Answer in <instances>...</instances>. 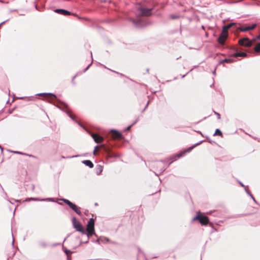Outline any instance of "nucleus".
<instances>
[{"mask_svg": "<svg viewBox=\"0 0 260 260\" xmlns=\"http://www.w3.org/2000/svg\"><path fill=\"white\" fill-rule=\"evenodd\" d=\"M86 231L88 238L95 235L94 232V219L93 218H91L89 220L86 226Z\"/></svg>", "mask_w": 260, "mask_h": 260, "instance_id": "nucleus-1", "label": "nucleus"}, {"mask_svg": "<svg viewBox=\"0 0 260 260\" xmlns=\"http://www.w3.org/2000/svg\"><path fill=\"white\" fill-rule=\"evenodd\" d=\"M228 34L225 32H222L220 35L218 39V42L221 45H223L224 44V42L227 38Z\"/></svg>", "mask_w": 260, "mask_h": 260, "instance_id": "nucleus-7", "label": "nucleus"}, {"mask_svg": "<svg viewBox=\"0 0 260 260\" xmlns=\"http://www.w3.org/2000/svg\"><path fill=\"white\" fill-rule=\"evenodd\" d=\"M247 54L245 52H237L234 54V56L236 57H245Z\"/></svg>", "mask_w": 260, "mask_h": 260, "instance_id": "nucleus-13", "label": "nucleus"}, {"mask_svg": "<svg viewBox=\"0 0 260 260\" xmlns=\"http://www.w3.org/2000/svg\"><path fill=\"white\" fill-rule=\"evenodd\" d=\"M101 147H104V144H102V145H101Z\"/></svg>", "mask_w": 260, "mask_h": 260, "instance_id": "nucleus-33", "label": "nucleus"}, {"mask_svg": "<svg viewBox=\"0 0 260 260\" xmlns=\"http://www.w3.org/2000/svg\"><path fill=\"white\" fill-rule=\"evenodd\" d=\"M93 154L94 155H96V151H94V150H93Z\"/></svg>", "mask_w": 260, "mask_h": 260, "instance_id": "nucleus-28", "label": "nucleus"}, {"mask_svg": "<svg viewBox=\"0 0 260 260\" xmlns=\"http://www.w3.org/2000/svg\"><path fill=\"white\" fill-rule=\"evenodd\" d=\"M250 197L253 199V200H254V199L252 194H250Z\"/></svg>", "mask_w": 260, "mask_h": 260, "instance_id": "nucleus-30", "label": "nucleus"}, {"mask_svg": "<svg viewBox=\"0 0 260 260\" xmlns=\"http://www.w3.org/2000/svg\"><path fill=\"white\" fill-rule=\"evenodd\" d=\"M65 252H66V254L67 255H68L69 253H70V251L69 250H67V249L66 250Z\"/></svg>", "mask_w": 260, "mask_h": 260, "instance_id": "nucleus-27", "label": "nucleus"}, {"mask_svg": "<svg viewBox=\"0 0 260 260\" xmlns=\"http://www.w3.org/2000/svg\"><path fill=\"white\" fill-rule=\"evenodd\" d=\"M112 132L113 133V137L114 138L116 139V138H121V134L119 132H117L116 131H114V130H112Z\"/></svg>", "mask_w": 260, "mask_h": 260, "instance_id": "nucleus-11", "label": "nucleus"}, {"mask_svg": "<svg viewBox=\"0 0 260 260\" xmlns=\"http://www.w3.org/2000/svg\"><path fill=\"white\" fill-rule=\"evenodd\" d=\"M152 9L145 8L141 7L138 8V11L140 16H148L151 15Z\"/></svg>", "mask_w": 260, "mask_h": 260, "instance_id": "nucleus-5", "label": "nucleus"}, {"mask_svg": "<svg viewBox=\"0 0 260 260\" xmlns=\"http://www.w3.org/2000/svg\"><path fill=\"white\" fill-rule=\"evenodd\" d=\"M98 149H99V146L97 145L94 147V151H97L98 150Z\"/></svg>", "mask_w": 260, "mask_h": 260, "instance_id": "nucleus-24", "label": "nucleus"}, {"mask_svg": "<svg viewBox=\"0 0 260 260\" xmlns=\"http://www.w3.org/2000/svg\"><path fill=\"white\" fill-rule=\"evenodd\" d=\"M171 18H172V19H176V18H178V17L177 16L171 15Z\"/></svg>", "mask_w": 260, "mask_h": 260, "instance_id": "nucleus-23", "label": "nucleus"}, {"mask_svg": "<svg viewBox=\"0 0 260 260\" xmlns=\"http://www.w3.org/2000/svg\"><path fill=\"white\" fill-rule=\"evenodd\" d=\"M214 135H218V136H221L222 133L219 129H216L215 131V132L214 134Z\"/></svg>", "mask_w": 260, "mask_h": 260, "instance_id": "nucleus-18", "label": "nucleus"}, {"mask_svg": "<svg viewBox=\"0 0 260 260\" xmlns=\"http://www.w3.org/2000/svg\"><path fill=\"white\" fill-rule=\"evenodd\" d=\"M229 29V28L227 27V25L223 26V28H222V32H225V33L228 34V30Z\"/></svg>", "mask_w": 260, "mask_h": 260, "instance_id": "nucleus-19", "label": "nucleus"}, {"mask_svg": "<svg viewBox=\"0 0 260 260\" xmlns=\"http://www.w3.org/2000/svg\"><path fill=\"white\" fill-rule=\"evenodd\" d=\"M240 184L241 186H244V185L242 183H240Z\"/></svg>", "mask_w": 260, "mask_h": 260, "instance_id": "nucleus-32", "label": "nucleus"}, {"mask_svg": "<svg viewBox=\"0 0 260 260\" xmlns=\"http://www.w3.org/2000/svg\"><path fill=\"white\" fill-rule=\"evenodd\" d=\"M241 31H242V32H245V31H248L249 30V28L248 26H246V27H240L238 28Z\"/></svg>", "mask_w": 260, "mask_h": 260, "instance_id": "nucleus-16", "label": "nucleus"}, {"mask_svg": "<svg viewBox=\"0 0 260 260\" xmlns=\"http://www.w3.org/2000/svg\"><path fill=\"white\" fill-rule=\"evenodd\" d=\"M135 24H136V26H140V25H139V24H138V23H137Z\"/></svg>", "mask_w": 260, "mask_h": 260, "instance_id": "nucleus-31", "label": "nucleus"}, {"mask_svg": "<svg viewBox=\"0 0 260 260\" xmlns=\"http://www.w3.org/2000/svg\"><path fill=\"white\" fill-rule=\"evenodd\" d=\"M234 24V23H230V24H229L227 25V27L230 28H231V27H232Z\"/></svg>", "mask_w": 260, "mask_h": 260, "instance_id": "nucleus-22", "label": "nucleus"}, {"mask_svg": "<svg viewBox=\"0 0 260 260\" xmlns=\"http://www.w3.org/2000/svg\"><path fill=\"white\" fill-rule=\"evenodd\" d=\"M256 39L260 40V36H257V37H256V39H254L253 40V41H253H253H254Z\"/></svg>", "mask_w": 260, "mask_h": 260, "instance_id": "nucleus-26", "label": "nucleus"}, {"mask_svg": "<svg viewBox=\"0 0 260 260\" xmlns=\"http://www.w3.org/2000/svg\"><path fill=\"white\" fill-rule=\"evenodd\" d=\"M198 144H196V145H197ZM195 145L194 146H191L190 147H189L186 151H184L181 153H180L179 154H178V157H180L181 156H182L185 152H189L190 151H191L194 147Z\"/></svg>", "mask_w": 260, "mask_h": 260, "instance_id": "nucleus-14", "label": "nucleus"}, {"mask_svg": "<svg viewBox=\"0 0 260 260\" xmlns=\"http://www.w3.org/2000/svg\"><path fill=\"white\" fill-rule=\"evenodd\" d=\"M215 114L217 116V117H218V119L220 118V114L219 113L215 112Z\"/></svg>", "mask_w": 260, "mask_h": 260, "instance_id": "nucleus-25", "label": "nucleus"}, {"mask_svg": "<svg viewBox=\"0 0 260 260\" xmlns=\"http://www.w3.org/2000/svg\"><path fill=\"white\" fill-rule=\"evenodd\" d=\"M199 220L200 222L203 225H207L209 222V219L207 216H202L200 212L197 213L196 216L193 218V220Z\"/></svg>", "mask_w": 260, "mask_h": 260, "instance_id": "nucleus-3", "label": "nucleus"}, {"mask_svg": "<svg viewBox=\"0 0 260 260\" xmlns=\"http://www.w3.org/2000/svg\"><path fill=\"white\" fill-rule=\"evenodd\" d=\"M234 61V59H232V58H228V59H223L221 61V63H224V62H226V63H232Z\"/></svg>", "mask_w": 260, "mask_h": 260, "instance_id": "nucleus-15", "label": "nucleus"}, {"mask_svg": "<svg viewBox=\"0 0 260 260\" xmlns=\"http://www.w3.org/2000/svg\"><path fill=\"white\" fill-rule=\"evenodd\" d=\"M15 153H19V152H15Z\"/></svg>", "mask_w": 260, "mask_h": 260, "instance_id": "nucleus-35", "label": "nucleus"}, {"mask_svg": "<svg viewBox=\"0 0 260 260\" xmlns=\"http://www.w3.org/2000/svg\"><path fill=\"white\" fill-rule=\"evenodd\" d=\"M131 126H128L127 128V129L129 130L131 128Z\"/></svg>", "mask_w": 260, "mask_h": 260, "instance_id": "nucleus-29", "label": "nucleus"}, {"mask_svg": "<svg viewBox=\"0 0 260 260\" xmlns=\"http://www.w3.org/2000/svg\"><path fill=\"white\" fill-rule=\"evenodd\" d=\"M91 137L93 139L94 141L97 143L101 142L104 140V139L102 137L96 134H92L91 135Z\"/></svg>", "mask_w": 260, "mask_h": 260, "instance_id": "nucleus-9", "label": "nucleus"}, {"mask_svg": "<svg viewBox=\"0 0 260 260\" xmlns=\"http://www.w3.org/2000/svg\"><path fill=\"white\" fill-rule=\"evenodd\" d=\"M72 222L74 228L78 232H81L83 234H85V232L83 229V226L81 224L76 220L75 217L72 219Z\"/></svg>", "mask_w": 260, "mask_h": 260, "instance_id": "nucleus-4", "label": "nucleus"}, {"mask_svg": "<svg viewBox=\"0 0 260 260\" xmlns=\"http://www.w3.org/2000/svg\"><path fill=\"white\" fill-rule=\"evenodd\" d=\"M253 41L249 40L247 38H245L239 40V43L241 46L250 47L252 44Z\"/></svg>", "mask_w": 260, "mask_h": 260, "instance_id": "nucleus-6", "label": "nucleus"}, {"mask_svg": "<svg viewBox=\"0 0 260 260\" xmlns=\"http://www.w3.org/2000/svg\"><path fill=\"white\" fill-rule=\"evenodd\" d=\"M70 117H71V118H72V119L73 118L72 117V116H71V115H70Z\"/></svg>", "mask_w": 260, "mask_h": 260, "instance_id": "nucleus-34", "label": "nucleus"}, {"mask_svg": "<svg viewBox=\"0 0 260 260\" xmlns=\"http://www.w3.org/2000/svg\"><path fill=\"white\" fill-rule=\"evenodd\" d=\"M54 12L55 13H57L58 14L64 15V16H67L71 15V13L67 10H64V9H55L54 10Z\"/></svg>", "mask_w": 260, "mask_h": 260, "instance_id": "nucleus-8", "label": "nucleus"}, {"mask_svg": "<svg viewBox=\"0 0 260 260\" xmlns=\"http://www.w3.org/2000/svg\"><path fill=\"white\" fill-rule=\"evenodd\" d=\"M256 26V24H253L252 25L248 26V27L249 28V30H251V29L255 28Z\"/></svg>", "mask_w": 260, "mask_h": 260, "instance_id": "nucleus-20", "label": "nucleus"}, {"mask_svg": "<svg viewBox=\"0 0 260 260\" xmlns=\"http://www.w3.org/2000/svg\"><path fill=\"white\" fill-rule=\"evenodd\" d=\"M65 203L69 206V207L74 210L77 214L80 215L81 214V212L80 211V208L78 207L75 204H73L69 200L67 199H61Z\"/></svg>", "mask_w": 260, "mask_h": 260, "instance_id": "nucleus-2", "label": "nucleus"}, {"mask_svg": "<svg viewBox=\"0 0 260 260\" xmlns=\"http://www.w3.org/2000/svg\"><path fill=\"white\" fill-rule=\"evenodd\" d=\"M82 163L86 166L89 167L90 168H92L93 167V163L89 160H85L82 161Z\"/></svg>", "mask_w": 260, "mask_h": 260, "instance_id": "nucleus-10", "label": "nucleus"}, {"mask_svg": "<svg viewBox=\"0 0 260 260\" xmlns=\"http://www.w3.org/2000/svg\"><path fill=\"white\" fill-rule=\"evenodd\" d=\"M254 51L256 52H259L260 51V43L257 44L254 48Z\"/></svg>", "mask_w": 260, "mask_h": 260, "instance_id": "nucleus-17", "label": "nucleus"}, {"mask_svg": "<svg viewBox=\"0 0 260 260\" xmlns=\"http://www.w3.org/2000/svg\"><path fill=\"white\" fill-rule=\"evenodd\" d=\"M39 95H46L47 97L51 99H54L56 98L55 95H54L52 93H43L39 94Z\"/></svg>", "mask_w": 260, "mask_h": 260, "instance_id": "nucleus-12", "label": "nucleus"}, {"mask_svg": "<svg viewBox=\"0 0 260 260\" xmlns=\"http://www.w3.org/2000/svg\"><path fill=\"white\" fill-rule=\"evenodd\" d=\"M38 199L36 198H28L26 200V201H37Z\"/></svg>", "mask_w": 260, "mask_h": 260, "instance_id": "nucleus-21", "label": "nucleus"}]
</instances>
